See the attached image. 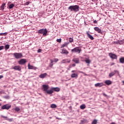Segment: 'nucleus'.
I'll return each mask as SVG.
<instances>
[{"instance_id":"nucleus-13","label":"nucleus","mask_w":124,"mask_h":124,"mask_svg":"<svg viewBox=\"0 0 124 124\" xmlns=\"http://www.w3.org/2000/svg\"><path fill=\"white\" fill-rule=\"evenodd\" d=\"M117 72H118V71L114 70L113 72L109 73V77H110V78H111V77H112V76H114V75H115V74H116V73H117Z\"/></svg>"},{"instance_id":"nucleus-8","label":"nucleus","mask_w":124,"mask_h":124,"mask_svg":"<svg viewBox=\"0 0 124 124\" xmlns=\"http://www.w3.org/2000/svg\"><path fill=\"white\" fill-rule=\"evenodd\" d=\"M108 55L110 57V58H111V59H116L117 58L116 54H113L112 53H109Z\"/></svg>"},{"instance_id":"nucleus-9","label":"nucleus","mask_w":124,"mask_h":124,"mask_svg":"<svg viewBox=\"0 0 124 124\" xmlns=\"http://www.w3.org/2000/svg\"><path fill=\"white\" fill-rule=\"evenodd\" d=\"M12 69H14L15 70H18V71H21V67L19 65H17L12 68Z\"/></svg>"},{"instance_id":"nucleus-44","label":"nucleus","mask_w":124,"mask_h":124,"mask_svg":"<svg viewBox=\"0 0 124 124\" xmlns=\"http://www.w3.org/2000/svg\"><path fill=\"white\" fill-rule=\"evenodd\" d=\"M93 23H94V24H97V21L96 20H94L93 21Z\"/></svg>"},{"instance_id":"nucleus-16","label":"nucleus","mask_w":124,"mask_h":124,"mask_svg":"<svg viewBox=\"0 0 124 124\" xmlns=\"http://www.w3.org/2000/svg\"><path fill=\"white\" fill-rule=\"evenodd\" d=\"M71 78H78V74H75V73H73L71 75Z\"/></svg>"},{"instance_id":"nucleus-3","label":"nucleus","mask_w":124,"mask_h":124,"mask_svg":"<svg viewBox=\"0 0 124 124\" xmlns=\"http://www.w3.org/2000/svg\"><path fill=\"white\" fill-rule=\"evenodd\" d=\"M48 31L47 29H40L38 31V33H40L41 34H43V36H46Z\"/></svg>"},{"instance_id":"nucleus-34","label":"nucleus","mask_w":124,"mask_h":124,"mask_svg":"<svg viewBox=\"0 0 124 124\" xmlns=\"http://www.w3.org/2000/svg\"><path fill=\"white\" fill-rule=\"evenodd\" d=\"M1 117H2V118L4 119L5 120H6L7 121L8 119V117H7V116H4L3 115H1Z\"/></svg>"},{"instance_id":"nucleus-1","label":"nucleus","mask_w":124,"mask_h":124,"mask_svg":"<svg viewBox=\"0 0 124 124\" xmlns=\"http://www.w3.org/2000/svg\"><path fill=\"white\" fill-rule=\"evenodd\" d=\"M44 92H45L47 94H52L54 93L53 90H49V85L44 84L42 86Z\"/></svg>"},{"instance_id":"nucleus-19","label":"nucleus","mask_w":124,"mask_h":124,"mask_svg":"<svg viewBox=\"0 0 124 124\" xmlns=\"http://www.w3.org/2000/svg\"><path fill=\"white\" fill-rule=\"evenodd\" d=\"M105 84H106V85L109 86V85H111V84H112V81H111V80H107L105 81Z\"/></svg>"},{"instance_id":"nucleus-53","label":"nucleus","mask_w":124,"mask_h":124,"mask_svg":"<svg viewBox=\"0 0 124 124\" xmlns=\"http://www.w3.org/2000/svg\"><path fill=\"white\" fill-rule=\"evenodd\" d=\"M93 1H95V0H93Z\"/></svg>"},{"instance_id":"nucleus-28","label":"nucleus","mask_w":124,"mask_h":124,"mask_svg":"<svg viewBox=\"0 0 124 124\" xmlns=\"http://www.w3.org/2000/svg\"><path fill=\"white\" fill-rule=\"evenodd\" d=\"M51 108H57V105H56V104H51Z\"/></svg>"},{"instance_id":"nucleus-15","label":"nucleus","mask_w":124,"mask_h":124,"mask_svg":"<svg viewBox=\"0 0 124 124\" xmlns=\"http://www.w3.org/2000/svg\"><path fill=\"white\" fill-rule=\"evenodd\" d=\"M104 85L103 83L101 82V83H98L95 84V87H99V88L102 87Z\"/></svg>"},{"instance_id":"nucleus-22","label":"nucleus","mask_w":124,"mask_h":124,"mask_svg":"<svg viewBox=\"0 0 124 124\" xmlns=\"http://www.w3.org/2000/svg\"><path fill=\"white\" fill-rule=\"evenodd\" d=\"M80 109H81V110H84V109H85L86 108V105L85 104H82L80 106Z\"/></svg>"},{"instance_id":"nucleus-51","label":"nucleus","mask_w":124,"mask_h":124,"mask_svg":"<svg viewBox=\"0 0 124 124\" xmlns=\"http://www.w3.org/2000/svg\"><path fill=\"white\" fill-rule=\"evenodd\" d=\"M56 119H57V120H60V118L57 117Z\"/></svg>"},{"instance_id":"nucleus-11","label":"nucleus","mask_w":124,"mask_h":124,"mask_svg":"<svg viewBox=\"0 0 124 124\" xmlns=\"http://www.w3.org/2000/svg\"><path fill=\"white\" fill-rule=\"evenodd\" d=\"M66 62H70V60L68 59H64L61 61V63H66Z\"/></svg>"},{"instance_id":"nucleus-20","label":"nucleus","mask_w":124,"mask_h":124,"mask_svg":"<svg viewBox=\"0 0 124 124\" xmlns=\"http://www.w3.org/2000/svg\"><path fill=\"white\" fill-rule=\"evenodd\" d=\"M73 62H74L76 63H79V59L78 58H74L73 59Z\"/></svg>"},{"instance_id":"nucleus-39","label":"nucleus","mask_w":124,"mask_h":124,"mask_svg":"<svg viewBox=\"0 0 124 124\" xmlns=\"http://www.w3.org/2000/svg\"><path fill=\"white\" fill-rule=\"evenodd\" d=\"M3 48H4V47L3 46H0V51L1 50H3Z\"/></svg>"},{"instance_id":"nucleus-29","label":"nucleus","mask_w":124,"mask_h":124,"mask_svg":"<svg viewBox=\"0 0 124 124\" xmlns=\"http://www.w3.org/2000/svg\"><path fill=\"white\" fill-rule=\"evenodd\" d=\"M15 111H16V112H19V111H20V108L18 107H16L15 108Z\"/></svg>"},{"instance_id":"nucleus-41","label":"nucleus","mask_w":124,"mask_h":124,"mask_svg":"<svg viewBox=\"0 0 124 124\" xmlns=\"http://www.w3.org/2000/svg\"><path fill=\"white\" fill-rule=\"evenodd\" d=\"M32 69H33L34 70H36V69H37V67L33 66Z\"/></svg>"},{"instance_id":"nucleus-47","label":"nucleus","mask_w":124,"mask_h":124,"mask_svg":"<svg viewBox=\"0 0 124 124\" xmlns=\"http://www.w3.org/2000/svg\"><path fill=\"white\" fill-rule=\"evenodd\" d=\"M1 78H3V76H0V79H1Z\"/></svg>"},{"instance_id":"nucleus-4","label":"nucleus","mask_w":124,"mask_h":124,"mask_svg":"<svg viewBox=\"0 0 124 124\" xmlns=\"http://www.w3.org/2000/svg\"><path fill=\"white\" fill-rule=\"evenodd\" d=\"M81 51H82V49H81L79 47H75L71 50V52L73 53H78V54H80V53H81Z\"/></svg>"},{"instance_id":"nucleus-12","label":"nucleus","mask_w":124,"mask_h":124,"mask_svg":"<svg viewBox=\"0 0 124 124\" xmlns=\"http://www.w3.org/2000/svg\"><path fill=\"white\" fill-rule=\"evenodd\" d=\"M68 51L65 49H62V52L61 54H65V55H68L69 54Z\"/></svg>"},{"instance_id":"nucleus-5","label":"nucleus","mask_w":124,"mask_h":124,"mask_svg":"<svg viewBox=\"0 0 124 124\" xmlns=\"http://www.w3.org/2000/svg\"><path fill=\"white\" fill-rule=\"evenodd\" d=\"M13 56L16 59H21V58H23L22 53H15L13 54Z\"/></svg>"},{"instance_id":"nucleus-37","label":"nucleus","mask_w":124,"mask_h":124,"mask_svg":"<svg viewBox=\"0 0 124 124\" xmlns=\"http://www.w3.org/2000/svg\"><path fill=\"white\" fill-rule=\"evenodd\" d=\"M57 42H58L59 43H61L62 42V39H57Z\"/></svg>"},{"instance_id":"nucleus-18","label":"nucleus","mask_w":124,"mask_h":124,"mask_svg":"<svg viewBox=\"0 0 124 124\" xmlns=\"http://www.w3.org/2000/svg\"><path fill=\"white\" fill-rule=\"evenodd\" d=\"M85 62L86 63H88L87 65L89 66L91 61L89 58H85Z\"/></svg>"},{"instance_id":"nucleus-31","label":"nucleus","mask_w":124,"mask_h":124,"mask_svg":"<svg viewBox=\"0 0 124 124\" xmlns=\"http://www.w3.org/2000/svg\"><path fill=\"white\" fill-rule=\"evenodd\" d=\"M7 34V32L5 33H0V35L3 36V35H6Z\"/></svg>"},{"instance_id":"nucleus-7","label":"nucleus","mask_w":124,"mask_h":124,"mask_svg":"<svg viewBox=\"0 0 124 124\" xmlns=\"http://www.w3.org/2000/svg\"><path fill=\"white\" fill-rule=\"evenodd\" d=\"M26 62H27V60L25 59H22L18 62V63L21 65L24 64V63H26Z\"/></svg>"},{"instance_id":"nucleus-6","label":"nucleus","mask_w":124,"mask_h":124,"mask_svg":"<svg viewBox=\"0 0 124 124\" xmlns=\"http://www.w3.org/2000/svg\"><path fill=\"white\" fill-rule=\"evenodd\" d=\"M10 108H11V105H9V104L4 105L1 107V109H3V110L4 109L9 110Z\"/></svg>"},{"instance_id":"nucleus-30","label":"nucleus","mask_w":124,"mask_h":124,"mask_svg":"<svg viewBox=\"0 0 124 124\" xmlns=\"http://www.w3.org/2000/svg\"><path fill=\"white\" fill-rule=\"evenodd\" d=\"M33 66L31 65L30 63L28 64V69H32V67Z\"/></svg>"},{"instance_id":"nucleus-48","label":"nucleus","mask_w":124,"mask_h":124,"mask_svg":"<svg viewBox=\"0 0 124 124\" xmlns=\"http://www.w3.org/2000/svg\"><path fill=\"white\" fill-rule=\"evenodd\" d=\"M76 65V64H75V63H74L72 64V66L74 67Z\"/></svg>"},{"instance_id":"nucleus-25","label":"nucleus","mask_w":124,"mask_h":124,"mask_svg":"<svg viewBox=\"0 0 124 124\" xmlns=\"http://www.w3.org/2000/svg\"><path fill=\"white\" fill-rule=\"evenodd\" d=\"M52 90L55 91V92H60V88L56 87V88H53Z\"/></svg>"},{"instance_id":"nucleus-52","label":"nucleus","mask_w":124,"mask_h":124,"mask_svg":"<svg viewBox=\"0 0 124 124\" xmlns=\"http://www.w3.org/2000/svg\"><path fill=\"white\" fill-rule=\"evenodd\" d=\"M0 106H1V103H0Z\"/></svg>"},{"instance_id":"nucleus-43","label":"nucleus","mask_w":124,"mask_h":124,"mask_svg":"<svg viewBox=\"0 0 124 124\" xmlns=\"http://www.w3.org/2000/svg\"><path fill=\"white\" fill-rule=\"evenodd\" d=\"M26 5H29L30 4V1L26 2L25 3Z\"/></svg>"},{"instance_id":"nucleus-38","label":"nucleus","mask_w":124,"mask_h":124,"mask_svg":"<svg viewBox=\"0 0 124 124\" xmlns=\"http://www.w3.org/2000/svg\"><path fill=\"white\" fill-rule=\"evenodd\" d=\"M79 73H82V74H84V76H88V75L86 74L85 73L82 72V71H79Z\"/></svg>"},{"instance_id":"nucleus-35","label":"nucleus","mask_w":124,"mask_h":124,"mask_svg":"<svg viewBox=\"0 0 124 124\" xmlns=\"http://www.w3.org/2000/svg\"><path fill=\"white\" fill-rule=\"evenodd\" d=\"M9 47H10V46L9 45H6L5 46V48L6 49V50H7Z\"/></svg>"},{"instance_id":"nucleus-17","label":"nucleus","mask_w":124,"mask_h":124,"mask_svg":"<svg viewBox=\"0 0 124 124\" xmlns=\"http://www.w3.org/2000/svg\"><path fill=\"white\" fill-rule=\"evenodd\" d=\"M86 34L87 35L88 37L90 38L91 40H93L94 38L92 35L90 34L88 32H87Z\"/></svg>"},{"instance_id":"nucleus-10","label":"nucleus","mask_w":124,"mask_h":124,"mask_svg":"<svg viewBox=\"0 0 124 124\" xmlns=\"http://www.w3.org/2000/svg\"><path fill=\"white\" fill-rule=\"evenodd\" d=\"M94 31H97L98 33H102V31H101V29H99L98 27H95L94 28Z\"/></svg>"},{"instance_id":"nucleus-24","label":"nucleus","mask_w":124,"mask_h":124,"mask_svg":"<svg viewBox=\"0 0 124 124\" xmlns=\"http://www.w3.org/2000/svg\"><path fill=\"white\" fill-rule=\"evenodd\" d=\"M120 62H121V63H124V57H121L120 59Z\"/></svg>"},{"instance_id":"nucleus-42","label":"nucleus","mask_w":124,"mask_h":124,"mask_svg":"<svg viewBox=\"0 0 124 124\" xmlns=\"http://www.w3.org/2000/svg\"><path fill=\"white\" fill-rule=\"evenodd\" d=\"M42 51V49L39 48L38 49L37 52H38V53H40V52H41Z\"/></svg>"},{"instance_id":"nucleus-45","label":"nucleus","mask_w":124,"mask_h":124,"mask_svg":"<svg viewBox=\"0 0 124 124\" xmlns=\"http://www.w3.org/2000/svg\"><path fill=\"white\" fill-rule=\"evenodd\" d=\"M103 95H104V96H107V95L106 94H105V93H103Z\"/></svg>"},{"instance_id":"nucleus-36","label":"nucleus","mask_w":124,"mask_h":124,"mask_svg":"<svg viewBox=\"0 0 124 124\" xmlns=\"http://www.w3.org/2000/svg\"><path fill=\"white\" fill-rule=\"evenodd\" d=\"M69 41L71 43V42H73V38H69Z\"/></svg>"},{"instance_id":"nucleus-49","label":"nucleus","mask_w":124,"mask_h":124,"mask_svg":"<svg viewBox=\"0 0 124 124\" xmlns=\"http://www.w3.org/2000/svg\"><path fill=\"white\" fill-rule=\"evenodd\" d=\"M110 124H116L115 123H114V122H112Z\"/></svg>"},{"instance_id":"nucleus-33","label":"nucleus","mask_w":124,"mask_h":124,"mask_svg":"<svg viewBox=\"0 0 124 124\" xmlns=\"http://www.w3.org/2000/svg\"><path fill=\"white\" fill-rule=\"evenodd\" d=\"M67 45V43H65L62 45L61 48H63V47H65Z\"/></svg>"},{"instance_id":"nucleus-23","label":"nucleus","mask_w":124,"mask_h":124,"mask_svg":"<svg viewBox=\"0 0 124 124\" xmlns=\"http://www.w3.org/2000/svg\"><path fill=\"white\" fill-rule=\"evenodd\" d=\"M6 3H3L2 5H1V6H0V9L1 10H3V9H4V7L5 6V5H6Z\"/></svg>"},{"instance_id":"nucleus-50","label":"nucleus","mask_w":124,"mask_h":124,"mask_svg":"<svg viewBox=\"0 0 124 124\" xmlns=\"http://www.w3.org/2000/svg\"><path fill=\"white\" fill-rule=\"evenodd\" d=\"M81 123H84V121H83V120H81Z\"/></svg>"},{"instance_id":"nucleus-27","label":"nucleus","mask_w":124,"mask_h":124,"mask_svg":"<svg viewBox=\"0 0 124 124\" xmlns=\"http://www.w3.org/2000/svg\"><path fill=\"white\" fill-rule=\"evenodd\" d=\"M14 4H11L9 6V9H12V8H13V7L14 6Z\"/></svg>"},{"instance_id":"nucleus-40","label":"nucleus","mask_w":124,"mask_h":124,"mask_svg":"<svg viewBox=\"0 0 124 124\" xmlns=\"http://www.w3.org/2000/svg\"><path fill=\"white\" fill-rule=\"evenodd\" d=\"M7 121H8L9 122H12V121H13V119H12V118H10V119L8 118Z\"/></svg>"},{"instance_id":"nucleus-2","label":"nucleus","mask_w":124,"mask_h":124,"mask_svg":"<svg viewBox=\"0 0 124 124\" xmlns=\"http://www.w3.org/2000/svg\"><path fill=\"white\" fill-rule=\"evenodd\" d=\"M68 9L70 10L71 12L72 11H74V12H78V11H79V6L77 5H71L68 8Z\"/></svg>"},{"instance_id":"nucleus-46","label":"nucleus","mask_w":124,"mask_h":124,"mask_svg":"<svg viewBox=\"0 0 124 124\" xmlns=\"http://www.w3.org/2000/svg\"><path fill=\"white\" fill-rule=\"evenodd\" d=\"M71 72H72V73H74V72H76V71H75V70H72V71H71Z\"/></svg>"},{"instance_id":"nucleus-26","label":"nucleus","mask_w":124,"mask_h":124,"mask_svg":"<svg viewBox=\"0 0 124 124\" xmlns=\"http://www.w3.org/2000/svg\"><path fill=\"white\" fill-rule=\"evenodd\" d=\"M59 62V59L54 58L52 60V62Z\"/></svg>"},{"instance_id":"nucleus-14","label":"nucleus","mask_w":124,"mask_h":124,"mask_svg":"<svg viewBox=\"0 0 124 124\" xmlns=\"http://www.w3.org/2000/svg\"><path fill=\"white\" fill-rule=\"evenodd\" d=\"M47 76V73L42 74L39 76V78L43 79V78H45Z\"/></svg>"},{"instance_id":"nucleus-21","label":"nucleus","mask_w":124,"mask_h":124,"mask_svg":"<svg viewBox=\"0 0 124 124\" xmlns=\"http://www.w3.org/2000/svg\"><path fill=\"white\" fill-rule=\"evenodd\" d=\"M50 63H49V66L50 67H53V66L54 65V63H53V60L50 59Z\"/></svg>"},{"instance_id":"nucleus-32","label":"nucleus","mask_w":124,"mask_h":124,"mask_svg":"<svg viewBox=\"0 0 124 124\" xmlns=\"http://www.w3.org/2000/svg\"><path fill=\"white\" fill-rule=\"evenodd\" d=\"M97 124V121L96 120H94L92 122V124Z\"/></svg>"},{"instance_id":"nucleus-54","label":"nucleus","mask_w":124,"mask_h":124,"mask_svg":"<svg viewBox=\"0 0 124 124\" xmlns=\"http://www.w3.org/2000/svg\"><path fill=\"white\" fill-rule=\"evenodd\" d=\"M123 84H124V81H123Z\"/></svg>"}]
</instances>
